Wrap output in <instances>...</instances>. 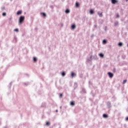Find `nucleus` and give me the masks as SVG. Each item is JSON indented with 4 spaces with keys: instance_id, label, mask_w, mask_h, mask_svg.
Masks as SVG:
<instances>
[{
    "instance_id": "1",
    "label": "nucleus",
    "mask_w": 128,
    "mask_h": 128,
    "mask_svg": "<svg viewBox=\"0 0 128 128\" xmlns=\"http://www.w3.org/2000/svg\"><path fill=\"white\" fill-rule=\"evenodd\" d=\"M24 16H21L18 18V24H24Z\"/></svg>"
},
{
    "instance_id": "2",
    "label": "nucleus",
    "mask_w": 128,
    "mask_h": 128,
    "mask_svg": "<svg viewBox=\"0 0 128 128\" xmlns=\"http://www.w3.org/2000/svg\"><path fill=\"white\" fill-rule=\"evenodd\" d=\"M111 2L113 4H114L118 2V0H111Z\"/></svg>"
},
{
    "instance_id": "3",
    "label": "nucleus",
    "mask_w": 128,
    "mask_h": 128,
    "mask_svg": "<svg viewBox=\"0 0 128 128\" xmlns=\"http://www.w3.org/2000/svg\"><path fill=\"white\" fill-rule=\"evenodd\" d=\"M108 74L109 76V78H112L114 76V74L110 72H108Z\"/></svg>"
},
{
    "instance_id": "4",
    "label": "nucleus",
    "mask_w": 128,
    "mask_h": 128,
    "mask_svg": "<svg viewBox=\"0 0 128 128\" xmlns=\"http://www.w3.org/2000/svg\"><path fill=\"white\" fill-rule=\"evenodd\" d=\"M98 56L100 58H104V54L103 53H100L98 54Z\"/></svg>"
},
{
    "instance_id": "5",
    "label": "nucleus",
    "mask_w": 128,
    "mask_h": 128,
    "mask_svg": "<svg viewBox=\"0 0 128 128\" xmlns=\"http://www.w3.org/2000/svg\"><path fill=\"white\" fill-rule=\"evenodd\" d=\"M40 14L41 16H43V18H46V13H44V12H40Z\"/></svg>"
},
{
    "instance_id": "6",
    "label": "nucleus",
    "mask_w": 128,
    "mask_h": 128,
    "mask_svg": "<svg viewBox=\"0 0 128 128\" xmlns=\"http://www.w3.org/2000/svg\"><path fill=\"white\" fill-rule=\"evenodd\" d=\"M33 62H38V58L36 56L33 57Z\"/></svg>"
},
{
    "instance_id": "7",
    "label": "nucleus",
    "mask_w": 128,
    "mask_h": 128,
    "mask_svg": "<svg viewBox=\"0 0 128 128\" xmlns=\"http://www.w3.org/2000/svg\"><path fill=\"white\" fill-rule=\"evenodd\" d=\"M76 24H72V26H71L72 30H76Z\"/></svg>"
},
{
    "instance_id": "8",
    "label": "nucleus",
    "mask_w": 128,
    "mask_h": 128,
    "mask_svg": "<svg viewBox=\"0 0 128 128\" xmlns=\"http://www.w3.org/2000/svg\"><path fill=\"white\" fill-rule=\"evenodd\" d=\"M102 43V44H108V40H104Z\"/></svg>"
},
{
    "instance_id": "9",
    "label": "nucleus",
    "mask_w": 128,
    "mask_h": 128,
    "mask_svg": "<svg viewBox=\"0 0 128 128\" xmlns=\"http://www.w3.org/2000/svg\"><path fill=\"white\" fill-rule=\"evenodd\" d=\"M22 11L18 10V12H17V15L20 16V14H22Z\"/></svg>"
},
{
    "instance_id": "10",
    "label": "nucleus",
    "mask_w": 128,
    "mask_h": 128,
    "mask_svg": "<svg viewBox=\"0 0 128 128\" xmlns=\"http://www.w3.org/2000/svg\"><path fill=\"white\" fill-rule=\"evenodd\" d=\"M92 56H90V58H88L86 62H92Z\"/></svg>"
},
{
    "instance_id": "11",
    "label": "nucleus",
    "mask_w": 128,
    "mask_h": 128,
    "mask_svg": "<svg viewBox=\"0 0 128 128\" xmlns=\"http://www.w3.org/2000/svg\"><path fill=\"white\" fill-rule=\"evenodd\" d=\"M90 14H94V10L92 9H91L90 10Z\"/></svg>"
},
{
    "instance_id": "12",
    "label": "nucleus",
    "mask_w": 128,
    "mask_h": 128,
    "mask_svg": "<svg viewBox=\"0 0 128 128\" xmlns=\"http://www.w3.org/2000/svg\"><path fill=\"white\" fill-rule=\"evenodd\" d=\"M76 74L74 72H72L71 73V76L72 78H74V76H76Z\"/></svg>"
},
{
    "instance_id": "13",
    "label": "nucleus",
    "mask_w": 128,
    "mask_h": 128,
    "mask_svg": "<svg viewBox=\"0 0 128 128\" xmlns=\"http://www.w3.org/2000/svg\"><path fill=\"white\" fill-rule=\"evenodd\" d=\"M70 106H74V101H72L70 102Z\"/></svg>"
},
{
    "instance_id": "14",
    "label": "nucleus",
    "mask_w": 128,
    "mask_h": 128,
    "mask_svg": "<svg viewBox=\"0 0 128 128\" xmlns=\"http://www.w3.org/2000/svg\"><path fill=\"white\" fill-rule=\"evenodd\" d=\"M70 9H67L66 10L65 12L66 14H70Z\"/></svg>"
},
{
    "instance_id": "15",
    "label": "nucleus",
    "mask_w": 128,
    "mask_h": 128,
    "mask_svg": "<svg viewBox=\"0 0 128 128\" xmlns=\"http://www.w3.org/2000/svg\"><path fill=\"white\" fill-rule=\"evenodd\" d=\"M114 26H118V22H116L114 23Z\"/></svg>"
},
{
    "instance_id": "16",
    "label": "nucleus",
    "mask_w": 128,
    "mask_h": 128,
    "mask_svg": "<svg viewBox=\"0 0 128 128\" xmlns=\"http://www.w3.org/2000/svg\"><path fill=\"white\" fill-rule=\"evenodd\" d=\"M118 45L119 46H122L123 44H122V42H119Z\"/></svg>"
},
{
    "instance_id": "17",
    "label": "nucleus",
    "mask_w": 128,
    "mask_h": 128,
    "mask_svg": "<svg viewBox=\"0 0 128 128\" xmlns=\"http://www.w3.org/2000/svg\"><path fill=\"white\" fill-rule=\"evenodd\" d=\"M98 14L99 16H100V17L102 16V13H100V12H98Z\"/></svg>"
},
{
    "instance_id": "18",
    "label": "nucleus",
    "mask_w": 128,
    "mask_h": 128,
    "mask_svg": "<svg viewBox=\"0 0 128 128\" xmlns=\"http://www.w3.org/2000/svg\"><path fill=\"white\" fill-rule=\"evenodd\" d=\"M94 60H98V56H94Z\"/></svg>"
},
{
    "instance_id": "19",
    "label": "nucleus",
    "mask_w": 128,
    "mask_h": 128,
    "mask_svg": "<svg viewBox=\"0 0 128 128\" xmlns=\"http://www.w3.org/2000/svg\"><path fill=\"white\" fill-rule=\"evenodd\" d=\"M103 118H108V114H103Z\"/></svg>"
},
{
    "instance_id": "20",
    "label": "nucleus",
    "mask_w": 128,
    "mask_h": 128,
    "mask_svg": "<svg viewBox=\"0 0 128 128\" xmlns=\"http://www.w3.org/2000/svg\"><path fill=\"white\" fill-rule=\"evenodd\" d=\"M62 76H66V72H62Z\"/></svg>"
},
{
    "instance_id": "21",
    "label": "nucleus",
    "mask_w": 128,
    "mask_h": 128,
    "mask_svg": "<svg viewBox=\"0 0 128 128\" xmlns=\"http://www.w3.org/2000/svg\"><path fill=\"white\" fill-rule=\"evenodd\" d=\"M46 124L48 126L50 124V122H46Z\"/></svg>"
},
{
    "instance_id": "22",
    "label": "nucleus",
    "mask_w": 128,
    "mask_h": 128,
    "mask_svg": "<svg viewBox=\"0 0 128 128\" xmlns=\"http://www.w3.org/2000/svg\"><path fill=\"white\" fill-rule=\"evenodd\" d=\"M3 16H6V12H3L2 14Z\"/></svg>"
},
{
    "instance_id": "23",
    "label": "nucleus",
    "mask_w": 128,
    "mask_h": 128,
    "mask_svg": "<svg viewBox=\"0 0 128 128\" xmlns=\"http://www.w3.org/2000/svg\"><path fill=\"white\" fill-rule=\"evenodd\" d=\"M80 6V4L78 2H76V7L78 8Z\"/></svg>"
},
{
    "instance_id": "24",
    "label": "nucleus",
    "mask_w": 128,
    "mask_h": 128,
    "mask_svg": "<svg viewBox=\"0 0 128 128\" xmlns=\"http://www.w3.org/2000/svg\"><path fill=\"white\" fill-rule=\"evenodd\" d=\"M14 32H18V28L14 29Z\"/></svg>"
},
{
    "instance_id": "25",
    "label": "nucleus",
    "mask_w": 128,
    "mask_h": 128,
    "mask_svg": "<svg viewBox=\"0 0 128 128\" xmlns=\"http://www.w3.org/2000/svg\"><path fill=\"white\" fill-rule=\"evenodd\" d=\"M17 40L18 39L16 38V37L14 38V41L15 42H16Z\"/></svg>"
},
{
    "instance_id": "26",
    "label": "nucleus",
    "mask_w": 128,
    "mask_h": 128,
    "mask_svg": "<svg viewBox=\"0 0 128 128\" xmlns=\"http://www.w3.org/2000/svg\"><path fill=\"white\" fill-rule=\"evenodd\" d=\"M126 80H124L123 81V84H126Z\"/></svg>"
},
{
    "instance_id": "27",
    "label": "nucleus",
    "mask_w": 128,
    "mask_h": 128,
    "mask_svg": "<svg viewBox=\"0 0 128 128\" xmlns=\"http://www.w3.org/2000/svg\"><path fill=\"white\" fill-rule=\"evenodd\" d=\"M116 18H120V15H118V14L116 15Z\"/></svg>"
},
{
    "instance_id": "28",
    "label": "nucleus",
    "mask_w": 128,
    "mask_h": 128,
    "mask_svg": "<svg viewBox=\"0 0 128 128\" xmlns=\"http://www.w3.org/2000/svg\"><path fill=\"white\" fill-rule=\"evenodd\" d=\"M126 120H128V116L126 118Z\"/></svg>"
},
{
    "instance_id": "29",
    "label": "nucleus",
    "mask_w": 128,
    "mask_h": 128,
    "mask_svg": "<svg viewBox=\"0 0 128 128\" xmlns=\"http://www.w3.org/2000/svg\"><path fill=\"white\" fill-rule=\"evenodd\" d=\"M60 96H62V94H60Z\"/></svg>"
},
{
    "instance_id": "30",
    "label": "nucleus",
    "mask_w": 128,
    "mask_h": 128,
    "mask_svg": "<svg viewBox=\"0 0 128 128\" xmlns=\"http://www.w3.org/2000/svg\"><path fill=\"white\" fill-rule=\"evenodd\" d=\"M126 2H128V0H126Z\"/></svg>"
},
{
    "instance_id": "31",
    "label": "nucleus",
    "mask_w": 128,
    "mask_h": 128,
    "mask_svg": "<svg viewBox=\"0 0 128 128\" xmlns=\"http://www.w3.org/2000/svg\"><path fill=\"white\" fill-rule=\"evenodd\" d=\"M58 110H56V112H58Z\"/></svg>"
},
{
    "instance_id": "32",
    "label": "nucleus",
    "mask_w": 128,
    "mask_h": 128,
    "mask_svg": "<svg viewBox=\"0 0 128 128\" xmlns=\"http://www.w3.org/2000/svg\"><path fill=\"white\" fill-rule=\"evenodd\" d=\"M94 26H96V25H94Z\"/></svg>"
},
{
    "instance_id": "33",
    "label": "nucleus",
    "mask_w": 128,
    "mask_h": 128,
    "mask_svg": "<svg viewBox=\"0 0 128 128\" xmlns=\"http://www.w3.org/2000/svg\"><path fill=\"white\" fill-rule=\"evenodd\" d=\"M60 108H62V106H60Z\"/></svg>"
},
{
    "instance_id": "34",
    "label": "nucleus",
    "mask_w": 128,
    "mask_h": 128,
    "mask_svg": "<svg viewBox=\"0 0 128 128\" xmlns=\"http://www.w3.org/2000/svg\"><path fill=\"white\" fill-rule=\"evenodd\" d=\"M12 0H10L11 2H12Z\"/></svg>"
}]
</instances>
